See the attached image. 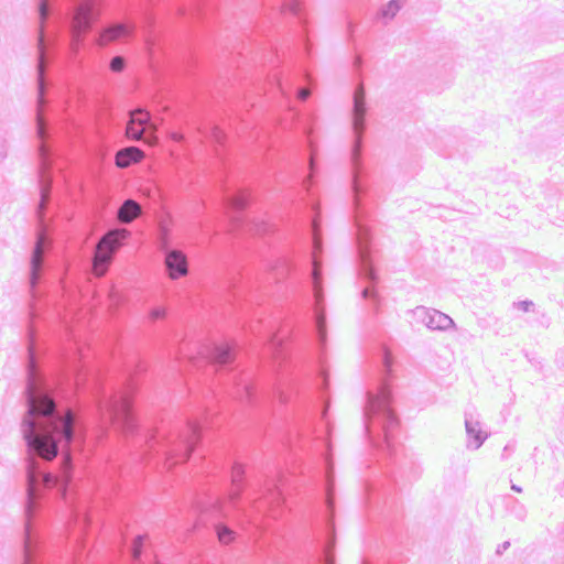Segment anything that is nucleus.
I'll return each mask as SVG.
<instances>
[{
  "label": "nucleus",
  "instance_id": "7c9ffc66",
  "mask_svg": "<svg viewBox=\"0 0 564 564\" xmlns=\"http://www.w3.org/2000/svg\"><path fill=\"white\" fill-rule=\"evenodd\" d=\"M7 134L8 131L0 127V162H2L8 154Z\"/></svg>",
  "mask_w": 564,
  "mask_h": 564
},
{
  "label": "nucleus",
  "instance_id": "f704fd0d",
  "mask_svg": "<svg viewBox=\"0 0 564 564\" xmlns=\"http://www.w3.org/2000/svg\"><path fill=\"white\" fill-rule=\"evenodd\" d=\"M141 555V535L138 534L133 540L132 556L134 560H139Z\"/></svg>",
  "mask_w": 564,
  "mask_h": 564
},
{
  "label": "nucleus",
  "instance_id": "a211bd4d",
  "mask_svg": "<svg viewBox=\"0 0 564 564\" xmlns=\"http://www.w3.org/2000/svg\"><path fill=\"white\" fill-rule=\"evenodd\" d=\"M139 161H141V150L137 147L123 148L116 154V165L119 169H126Z\"/></svg>",
  "mask_w": 564,
  "mask_h": 564
},
{
  "label": "nucleus",
  "instance_id": "c85d7f7f",
  "mask_svg": "<svg viewBox=\"0 0 564 564\" xmlns=\"http://www.w3.org/2000/svg\"><path fill=\"white\" fill-rule=\"evenodd\" d=\"M411 467L408 474L405 471H400L401 478H406L408 480L417 479L422 473V468L419 464L411 462Z\"/></svg>",
  "mask_w": 564,
  "mask_h": 564
},
{
  "label": "nucleus",
  "instance_id": "2f4dec72",
  "mask_svg": "<svg viewBox=\"0 0 564 564\" xmlns=\"http://www.w3.org/2000/svg\"><path fill=\"white\" fill-rule=\"evenodd\" d=\"M126 66V61L122 56H115L111 58L109 67L115 73H120Z\"/></svg>",
  "mask_w": 564,
  "mask_h": 564
},
{
  "label": "nucleus",
  "instance_id": "5701e85b",
  "mask_svg": "<svg viewBox=\"0 0 564 564\" xmlns=\"http://www.w3.org/2000/svg\"><path fill=\"white\" fill-rule=\"evenodd\" d=\"M327 541L323 549V556L319 560V564H334L333 547L335 543L334 528L330 520H327Z\"/></svg>",
  "mask_w": 564,
  "mask_h": 564
},
{
  "label": "nucleus",
  "instance_id": "4be33fe9",
  "mask_svg": "<svg viewBox=\"0 0 564 564\" xmlns=\"http://www.w3.org/2000/svg\"><path fill=\"white\" fill-rule=\"evenodd\" d=\"M325 470V494H326V506L330 511L333 508L332 495H333V486H334V474H333V465L328 458H324Z\"/></svg>",
  "mask_w": 564,
  "mask_h": 564
},
{
  "label": "nucleus",
  "instance_id": "423d86ee",
  "mask_svg": "<svg viewBox=\"0 0 564 564\" xmlns=\"http://www.w3.org/2000/svg\"><path fill=\"white\" fill-rule=\"evenodd\" d=\"M213 426L214 414L204 409L198 415L187 417L182 427H175L169 435L159 431L150 433L143 430V460L148 452H154L164 459L169 469L183 464L202 442L203 431Z\"/></svg>",
  "mask_w": 564,
  "mask_h": 564
},
{
  "label": "nucleus",
  "instance_id": "4c0bfd02",
  "mask_svg": "<svg viewBox=\"0 0 564 564\" xmlns=\"http://www.w3.org/2000/svg\"><path fill=\"white\" fill-rule=\"evenodd\" d=\"M376 491H377V488L373 485L368 484L366 486V494L368 496L369 501H371L375 498V496L377 495Z\"/></svg>",
  "mask_w": 564,
  "mask_h": 564
},
{
  "label": "nucleus",
  "instance_id": "37998d69",
  "mask_svg": "<svg viewBox=\"0 0 564 564\" xmlns=\"http://www.w3.org/2000/svg\"><path fill=\"white\" fill-rule=\"evenodd\" d=\"M511 489L513 491H516V492H519V494L522 492V488L520 486L516 485V484H512V482H511Z\"/></svg>",
  "mask_w": 564,
  "mask_h": 564
},
{
  "label": "nucleus",
  "instance_id": "9d476101",
  "mask_svg": "<svg viewBox=\"0 0 564 564\" xmlns=\"http://www.w3.org/2000/svg\"><path fill=\"white\" fill-rule=\"evenodd\" d=\"M101 410L104 415L112 423L120 425L127 432L132 431L135 426L133 413V400L130 390L120 392L106 400Z\"/></svg>",
  "mask_w": 564,
  "mask_h": 564
},
{
  "label": "nucleus",
  "instance_id": "4468645a",
  "mask_svg": "<svg viewBox=\"0 0 564 564\" xmlns=\"http://www.w3.org/2000/svg\"><path fill=\"white\" fill-rule=\"evenodd\" d=\"M269 271V279L280 282L285 279L293 270V262L290 258L281 256L270 261L267 264Z\"/></svg>",
  "mask_w": 564,
  "mask_h": 564
},
{
  "label": "nucleus",
  "instance_id": "a878e982",
  "mask_svg": "<svg viewBox=\"0 0 564 564\" xmlns=\"http://www.w3.org/2000/svg\"><path fill=\"white\" fill-rule=\"evenodd\" d=\"M269 350L276 360L281 362L285 360L286 354L283 347V343L276 335H273L269 339Z\"/></svg>",
  "mask_w": 564,
  "mask_h": 564
},
{
  "label": "nucleus",
  "instance_id": "b1692460",
  "mask_svg": "<svg viewBox=\"0 0 564 564\" xmlns=\"http://www.w3.org/2000/svg\"><path fill=\"white\" fill-rule=\"evenodd\" d=\"M304 133L306 134V139H307V143H308V148H310V158H308V172L310 174L303 180V183H302V186H303V189L308 194L310 192V187H311V177L314 176V173L316 171V164H315V161H314V150H313V144H312V139L308 134V131H307V128L304 127Z\"/></svg>",
  "mask_w": 564,
  "mask_h": 564
},
{
  "label": "nucleus",
  "instance_id": "a19ab883",
  "mask_svg": "<svg viewBox=\"0 0 564 564\" xmlns=\"http://www.w3.org/2000/svg\"><path fill=\"white\" fill-rule=\"evenodd\" d=\"M361 64H362L361 57L360 56H356L355 61H354V67L357 70H359L361 68Z\"/></svg>",
  "mask_w": 564,
  "mask_h": 564
},
{
  "label": "nucleus",
  "instance_id": "bb28decb",
  "mask_svg": "<svg viewBox=\"0 0 564 564\" xmlns=\"http://www.w3.org/2000/svg\"><path fill=\"white\" fill-rule=\"evenodd\" d=\"M265 398L279 400L280 403H288L290 395L286 393L281 383H274L270 390L263 392Z\"/></svg>",
  "mask_w": 564,
  "mask_h": 564
},
{
  "label": "nucleus",
  "instance_id": "49530a36",
  "mask_svg": "<svg viewBox=\"0 0 564 564\" xmlns=\"http://www.w3.org/2000/svg\"><path fill=\"white\" fill-rule=\"evenodd\" d=\"M203 7L200 6V3L197 4V14H203Z\"/></svg>",
  "mask_w": 564,
  "mask_h": 564
},
{
  "label": "nucleus",
  "instance_id": "f8f14e48",
  "mask_svg": "<svg viewBox=\"0 0 564 564\" xmlns=\"http://www.w3.org/2000/svg\"><path fill=\"white\" fill-rule=\"evenodd\" d=\"M276 6L280 8L281 12L283 13H291L295 15L299 20V23L302 25V34H301V41L303 45V50L305 51V54L308 56L311 54V47L310 42L306 39V31H305V20L302 14V2L301 0H276Z\"/></svg>",
  "mask_w": 564,
  "mask_h": 564
},
{
  "label": "nucleus",
  "instance_id": "09e8293b",
  "mask_svg": "<svg viewBox=\"0 0 564 564\" xmlns=\"http://www.w3.org/2000/svg\"><path fill=\"white\" fill-rule=\"evenodd\" d=\"M348 29H349V33L352 34L354 30H352L351 23H349Z\"/></svg>",
  "mask_w": 564,
  "mask_h": 564
},
{
  "label": "nucleus",
  "instance_id": "cd10ccee",
  "mask_svg": "<svg viewBox=\"0 0 564 564\" xmlns=\"http://www.w3.org/2000/svg\"><path fill=\"white\" fill-rule=\"evenodd\" d=\"M403 0H391L381 9V15L387 19H392L402 8Z\"/></svg>",
  "mask_w": 564,
  "mask_h": 564
},
{
  "label": "nucleus",
  "instance_id": "39448f33",
  "mask_svg": "<svg viewBox=\"0 0 564 564\" xmlns=\"http://www.w3.org/2000/svg\"><path fill=\"white\" fill-rule=\"evenodd\" d=\"M200 358L192 359L195 368L205 366V376H216L226 392L242 403L256 404L259 400L258 389L252 372H246L236 364V345L231 343L212 344L205 348Z\"/></svg>",
  "mask_w": 564,
  "mask_h": 564
},
{
  "label": "nucleus",
  "instance_id": "a18cd8bd",
  "mask_svg": "<svg viewBox=\"0 0 564 564\" xmlns=\"http://www.w3.org/2000/svg\"><path fill=\"white\" fill-rule=\"evenodd\" d=\"M296 446H297V443H293L292 440H289V447H290V449L293 451V448H295Z\"/></svg>",
  "mask_w": 564,
  "mask_h": 564
},
{
  "label": "nucleus",
  "instance_id": "e433bc0d",
  "mask_svg": "<svg viewBox=\"0 0 564 564\" xmlns=\"http://www.w3.org/2000/svg\"><path fill=\"white\" fill-rule=\"evenodd\" d=\"M150 120H151V116H150L149 111L145 109V107H143V119H142V122H143V143L147 142L145 129H147V126L150 123Z\"/></svg>",
  "mask_w": 564,
  "mask_h": 564
},
{
  "label": "nucleus",
  "instance_id": "7ed1b4c3",
  "mask_svg": "<svg viewBox=\"0 0 564 564\" xmlns=\"http://www.w3.org/2000/svg\"><path fill=\"white\" fill-rule=\"evenodd\" d=\"M381 375L373 389H368L364 406L365 432L370 444L378 451L392 457L397 455L394 435L399 430V419L392 408L390 376L393 359L383 349L381 355Z\"/></svg>",
  "mask_w": 564,
  "mask_h": 564
},
{
  "label": "nucleus",
  "instance_id": "20e7f679",
  "mask_svg": "<svg viewBox=\"0 0 564 564\" xmlns=\"http://www.w3.org/2000/svg\"><path fill=\"white\" fill-rule=\"evenodd\" d=\"M202 134L207 142L214 145L215 154L223 167L219 175L221 191L220 200L223 207L229 214L230 230L236 234H248L261 237L273 234L276 230L274 224L263 219H250L243 214L245 209L251 203V193L246 188H235L231 191L225 185V145L227 141L225 131L216 124H209Z\"/></svg>",
  "mask_w": 564,
  "mask_h": 564
},
{
  "label": "nucleus",
  "instance_id": "c03bdc74",
  "mask_svg": "<svg viewBox=\"0 0 564 564\" xmlns=\"http://www.w3.org/2000/svg\"><path fill=\"white\" fill-rule=\"evenodd\" d=\"M142 195H143V202L147 198V191L145 188L143 187V192H142ZM145 217V204L143 203V218Z\"/></svg>",
  "mask_w": 564,
  "mask_h": 564
},
{
  "label": "nucleus",
  "instance_id": "ddd939ff",
  "mask_svg": "<svg viewBox=\"0 0 564 564\" xmlns=\"http://www.w3.org/2000/svg\"><path fill=\"white\" fill-rule=\"evenodd\" d=\"M131 34V28L128 24L115 23L105 28L97 36L96 43L106 46L117 40L128 39Z\"/></svg>",
  "mask_w": 564,
  "mask_h": 564
},
{
  "label": "nucleus",
  "instance_id": "864d4df0",
  "mask_svg": "<svg viewBox=\"0 0 564 564\" xmlns=\"http://www.w3.org/2000/svg\"><path fill=\"white\" fill-rule=\"evenodd\" d=\"M296 442L299 443V446H302V444H301V442H302V441H301V438H300V437L297 438V441H296Z\"/></svg>",
  "mask_w": 564,
  "mask_h": 564
},
{
  "label": "nucleus",
  "instance_id": "2eb2a0df",
  "mask_svg": "<svg viewBox=\"0 0 564 564\" xmlns=\"http://www.w3.org/2000/svg\"><path fill=\"white\" fill-rule=\"evenodd\" d=\"M145 2V0H143V3ZM142 21H143V58L145 57V55H148L149 57V64H150V67L151 68H155L156 65H155V52H156V48L159 50V45H156L153 40L150 37V35L148 34V28L151 26L152 24V19L151 17L148 14L145 8L143 7V18H142Z\"/></svg>",
  "mask_w": 564,
  "mask_h": 564
},
{
  "label": "nucleus",
  "instance_id": "58836bf2",
  "mask_svg": "<svg viewBox=\"0 0 564 564\" xmlns=\"http://www.w3.org/2000/svg\"><path fill=\"white\" fill-rule=\"evenodd\" d=\"M510 547V542L509 541H505L503 543L499 544L497 550H496V553L498 555H501L503 552H506L508 549Z\"/></svg>",
  "mask_w": 564,
  "mask_h": 564
},
{
  "label": "nucleus",
  "instance_id": "412c9836",
  "mask_svg": "<svg viewBox=\"0 0 564 564\" xmlns=\"http://www.w3.org/2000/svg\"><path fill=\"white\" fill-rule=\"evenodd\" d=\"M141 108H135L129 115V121L126 127V134L129 139L141 140Z\"/></svg>",
  "mask_w": 564,
  "mask_h": 564
},
{
  "label": "nucleus",
  "instance_id": "0eeeda50",
  "mask_svg": "<svg viewBox=\"0 0 564 564\" xmlns=\"http://www.w3.org/2000/svg\"><path fill=\"white\" fill-rule=\"evenodd\" d=\"M311 206V285L314 297L313 304V322L317 340L323 347L326 341V315L323 306L324 295L322 290V260L323 251L322 239L319 234V210L318 206L312 200Z\"/></svg>",
  "mask_w": 564,
  "mask_h": 564
},
{
  "label": "nucleus",
  "instance_id": "9b49d317",
  "mask_svg": "<svg viewBox=\"0 0 564 564\" xmlns=\"http://www.w3.org/2000/svg\"><path fill=\"white\" fill-rule=\"evenodd\" d=\"M413 315L417 322H421L432 330H447L455 327L451 316L435 308L417 306L413 311Z\"/></svg>",
  "mask_w": 564,
  "mask_h": 564
},
{
  "label": "nucleus",
  "instance_id": "f03ea898",
  "mask_svg": "<svg viewBox=\"0 0 564 564\" xmlns=\"http://www.w3.org/2000/svg\"><path fill=\"white\" fill-rule=\"evenodd\" d=\"M366 91L364 84H357L352 96L351 127L354 131V143L351 147V188L354 193V226L358 257V272L369 285L362 289L361 295L365 300L378 301L373 286L378 276L371 259V232L369 227L370 215L364 202L367 191L365 172L361 162L362 134L366 131L367 115Z\"/></svg>",
  "mask_w": 564,
  "mask_h": 564
},
{
  "label": "nucleus",
  "instance_id": "6ab92c4d",
  "mask_svg": "<svg viewBox=\"0 0 564 564\" xmlns=\"http://www.w3.org/2000/svg\"><path fill=\"white\" fill-rule=\"evenodd\" d=\"M139 215H141V206L133 199H127L118 209L117 217L121 224H129Z\"/></svg>",
  "mask_w": 564,
  "mask_h": 564
},
{
  "label": "nucleus",
  "instance_id": "ea45409f",
  "mask_svg": "<svg viewBox=\"0 0 564 564\" xmlns=\"http://www.w3.org/2000/svg\"><path fill=\"white\" fill-rule=\"evenodd\" d=\"M216 465L213 462L205 463V466L203 467L204 471H210L216 469Z\"/></svg>",
  "mask_w": 564,
  "mask_h": 564
},
{
  "label": "nucleus",
  "instance_id": "c9c22d12",
  "mask_svg": "<svg viewBox=\"0 0 564 564\" xmlns=\"http://www.w3.org/2000/svg\"><path fill=\"white\" fill-rule=\"evenodd\" d=\"M84 35H70V50L75 54L77 53L80 43L83 42Z\"/></svg>",
  "mask_w": 564,
  "mask_h": 564
},
{
  "label": "nucleus",
  "instance_id": "f3484780",
  "mask_svg": "<svg viewBox=\"0 0 564 564\" xmlns=\"http://www.w3.org/2000/svg\"><path fill=\"white\" fill-rule=\"evenodd\" d=\"M274 80L276 84L278 90L288 100L290 99V95L295 91L296 99L299 101H306L311 96V89L307 87H295L293 84H284L282 78L278 75L274 76Z\"/></svg>",
  "mask_w": 564,
  "mask_h": 564
},
{
  "label": "nucleus",
  "instance_id": "6e6552de",
  "mask_svg": "<svg viewBox=\"0 0 564 564\" xmlns=\"http://www.w3.org/2000/svg\"><path fill=\"white\" fill-rule=\"evenodd\" d=\"M170 223L167 213H162L158 223V248L164 254V267L169 278L176 280L188 273L187 256L180 249L170 246Z\"/></svg>",
  "mask_w": 564,
  "mask_h": 564
},
{
  "label": "nucleus",
  "instance_id": "f257e3e1",
  "mask_svg": "<svg viewBox=\"0 0 564 564\" xmlns=\"http://www.w3.org/2000/svg\"><path fill=\"white\" fill-rule=\"evenodd\" d=\"M285 478L282 474L276 477H265L246 494L247 482L245 468L240 463H234L230 469V487L223 495H197L193 502L192 529L199 525H214L220 544L232 543L237 532L224 520L232 518L234 522L243 525L246 520L257 529L264 527L265 516L278 519L285 509L283 488Z\"/></svg>",
  "mask_w": 564,
  "mask_h": 564
},
{
  "label": "nucleus",
  "instance_id": "aec40b11",
  "mask_svg": "<svg viewBox=\"0 0 564 564\" xmlns=\"http://www.w3.org/2000/svg\"><path fill=\"white\" fill-rule=\"evenodd\" d=\"M503 503L508 513L513 516L519 521H524L528 516V510L516 497L507 495L503 497Z\"/></svg>",
  "mask_w": 564,
  "mask_h": 564
},
{
  "label": "nucleus",
  "instance_id": "603ef678",
  "mask_svg": "<svg viewBox=\"0 0 564 564\" xmlns=\"http://www.w3.org/2000/svg\"><path fill=\"white\" fill-rule=\"evenodd\" d=\"M290 115H292L293 117H297V113L296 112H293V110H290Z\"/></svg>",
  "mask_w": 564,
  "mask_h": 564
},
{
  "label": "nucleus",
  "instance_id": "79ce46f5",
  "mask_svg": "<svg viewBox=\"0 0 564 564\" xmlns=\"http://www.w3.org/2000/svg\"><path fill=\"white\" fill-rule=\"evenodd\" d=\"M510 449V446L509 445H506L505 448H503V452H502V455H501V458L502 459H507L508 458V452Z\"/></svg>",
  "mask_w": 564,
  "mask_h": 564
},
{
  "label": "nucleus",
  "instance_id": "8fccbe9b",
  "mask_svg": "<svg viewBox=\"0 0 564 564\" xmlns=\"http://www.w3.org/2000/svg\"><path fill=\"white\" fill-rule=\"evenodd\" d=\"M110 297H111V301H112V302H115V301H116V300H115V293H113V291L110 293Z\"/></svg>",
  "mask_w": 564,
  "mask_h": 564
},
{
  "label": "nucleus",
  "instance_id": "dca6fc26",
  "mask_svg": "<svg viewBox=\"0 0 564 564\" xmlns=\"http://www.w3.org/2000/svg\"><path fill=\"white\" fill-rule=\"evenodd\" d=\"M465 429L469 440L467 447L469 449H478L487 438V434L482 432L480 423L471 416L465 417Z\"/></svg>",
  "mask_w": 564,
  "mask_h": 564
},
{
  "label": "nucleus",
  "instance_id": "de8ad7c7",
  "mask_svg": "<svg viewBox=\"0 0 564 564\" xmlns=\"http://www.w3.org/2000/svg\"><path fill=\"white\" fill-rule=\"evenodd\" d=\"M326 412H327V409L324 408L323 413H322V419L323 420H326Z\"/></svg>",
  "mask_w": 564,
  "mask_h": 564
},
{
  "label": "nucleus",
  "instance_id": "1a4fd4ad",
  "mask_svg": "<svg viewBox=\"0 0 564 564\" xmlns=\"http://www.w3.org/2000/svg\"><path fill=\"white\" fill-rule=\"evenodd\" d=\"M129 231L123 228H115L107 231L95 247L91 259V272L95 276H102L108 271L109 265L119 248L129 237Z\"/></svg>",
  "mask_w": 564,
  "mask_h": 564
},
{
  "label": "nucleus",
  "instance_id": "473e14b6",
  "mask_svg": "<svg viewBox=\"0 0 564 564\" xmlns=\"http://www.w3.org/2000/svg\"><path fill=\"white\" fill-rule=\"evenodd\" d=\"M166 315V310L164 307H154L151 310L150 312V319L152 322H156V321H160V319H163Z\"/></svg>",
  "mask_w": 564,
  "mask_h": 564
},
{
  "label": "nucleus",
  "instance_id": "c756f323",
  "mask_svg": "<svg viewBox=\"0 0 564 564\" xmlns=\"http://www.w3.org/2000/svg\"><path fill=\"white\" fill-rule=\"evenodd\" d=\"M388 481V485L383 486L382 489H380V491L378 492V499H383L384 503L388 505L389 503V497L391 495V485L392 482L395 484L397 482V477L393 476V478H390Z\"/></svg>",
  "mask_w": 564,
  "mask_h": 564
},
{
  "label": "nucleus",
  "instance_id": "3c124183",
  "mask_svg": "<svg viewBox=\"0 0 564 564\" xmlns=\"http://www.w3.org/2000/svg\"><path fill=\"white\" fill-rule=\"evenodd\" d=\"M323 384L326 387L327 386V378H323Z\"/></svg>",
  "mask_w": 564,
  "mask_h": 564
},
{
  "label": "nucleus",
  "instance_id": "393cba45",
  "mask_svg": "<svg viewBox=\"0 0 564 564\" xmlns=\"http://www.w3.org/2000/svg\"><path fill=\"white\" fill-rule=\"evenodd\" d=\"M228 289L230 296H232L234 300H238L239 297H241L247 290V282L245 281L242 274L232 278L228 282Z\"/></svg>",
  "mask_w": 564,
  "mask_h": 564
},
{
  "label": "nucleus",
  "instance_id": "72a5a7b5",
  "mask_svg": "<svg viewBox=\"0 0 564 564\" xmlns=\"http://www.w3.org/2000/svg\"><path fill=\"white\" fill-rule=\"evenodd\" d=\"M513 306H516L518 310H521L523 312H531L534 308V303L530 300L519 301L514 302Z\"/></svg>",
  "mask_w": 564,
  "mask_h": 564
}]
</instances>
